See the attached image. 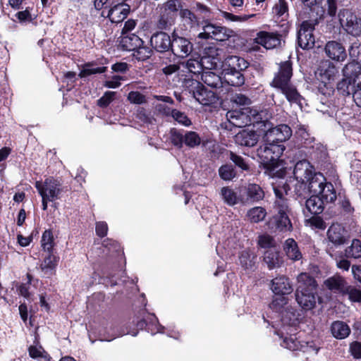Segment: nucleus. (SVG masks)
I'll return each instance as SVG.
<instances>
[{
    "mask_svg": "<svg viewBox=\"0 0 361 361\" xmlns=\"http://www.w3.org/2000/svg\"><path fill=\"white\" fill-rule=\"evenodd\" d=\"M152 52L150 48L142 44L133 51V56L138 61H145L151 56Z\"/></svg>",
    "mask_w": 361,
    "mask_h": 361,
    "instance_id": "nucleus-46",
    "label": "nucleus"
},
{
    "mask_svg": "<svg viewBox=\"0 0 361 361\" xmlns=\"http://www.w3.org/2000/svg\"><path fill=\"white\" fill-rule=\"evenodd\" d=\"M331 331L334 337L336 338L343 339L349 336L350 329L345 322L336 321L331 324Z\"/></svg>",
    "mask_w": 361,
    "mask_h": 361,
    "instance_id": "nucleus-32",
    "label": "nucleus"
},
{
    "mask_svg": "<svg viewBox=\"0 0 361 361\" xmlns=\"http://www.w3.org/2000/svg\"><path fill=\"white\" fill-rule=\"evenodd\" d=\"M348 53L352 61H357L361 57V43L354 42L348 49Z\"/></svg>",
    "mask_w": 361,
    "mask_h": 361,
    "instance_id": "nucleus-61",
    "label": "nucleus"
},
{
    "mask_svg": "<svg viewBox=\"0 0 361 361\" xmlns=\"http://www.w3.org/2000/svg\"><path fill=\"white\" fill-rule=\"evenodd\" d=\"M222 53L223 50L221 49L217 48L216 47H208L205 48L203 56L213 58L214 60L217 59L219 62L221 63Z\"/></svg>",
    "mask_w": 361,
    "mask_h": 361,
    "instance_id": "nucleus-56",
    "label": "nucleus"
},
{
    "mask_svg": "<svg viewBox=\"0 0 361 361\" xmlns=\"http://www.w3.org/2000/svg\"><path fill=\"white\" fill-rule=\"evenodd\" d=\"M326 203L318 195H312L305 200L306 209L312 214H321L324 210V204Z\"/></svg>",
    "mask_w": 361,
    "mask_h": 361,
    "instance_id": "nucleus-28",
    "label": "nucleus"
},
{
    "mask_svg": "<svg viewBox=\"0 0 361 361\" xmlns=\"http://www.w3.org/2000/svg\"><path fill=\"white\" fill-rule=\"evenodd\" d=\"M314 24L310 20L303 21L298 32V45L303 49H309L314 47L315 39L313 35Z\"/></svg>",
    "mask_w": 361,
    "mask_h": 361,
    "instance_id": "nucleus-11",
    "label": "nucleus"
},
{
    "mask_svg": "<svg viewBox=\"0 0 361 361\" xmlns=\"http://www.w3.org/2000/svg\"><path fill=\"white\" fill-rule=\"evenodd\" d=\"M128 99L130 103L142 104L147 102L145 96L137 91H131L128 93Z\"/></svg>",
    "mask_w": 361,
    "mask_h": 361,
    "instance_id": "nucleus-64",
    "label": "nucleus"
},
{
    "mask_svg": "<svg viewBox=\"0 0 361 361\" xmlns=\"http://www.w3.org/2000/svg\"><path fill=\"white\" fill-rule=\"evenodd\" d=\"M325 286L331 291L344 295L348 287L345 280L339 275H335L324 281Z\"/></svg>",
    "mask_w": 361,
    "mask_h": 361,
    "instance_id": "nucleus-26",
    "label": "nucleus"
},
{
    "mask_svg": "<svg viewBox=\"0 0 361 361\" xmlns=\"http://www.w3.org/2000/svg\"><path fill=\"white\" fill-rule=\"evenodd\" d=\"M172 37H171L164 32H159L154 34L150 39L152 47L159 52H166L171 50L172 44Z\"/></svg>",
    "mask_w": 361,
    "mask_h": 361,
    "instance_id": "nucleus-17",
    "label": "nucleus"
},
{
    "mask_svg": "<svg viewBox=\"0 0 361 361\" xmlns=\"http://www.w3.org/2000/svg\"><path fill=\"white\" fill-rule=\"evenodd\" d=\"M248 67V63L238 56H228L225 59L224 71H244Z\"/></svg>",
    "mask_w": 361,
    "mask_h": 361,
    "instance_id": "nucleus-23",
    "label": "nucleus"
},
{
    "mask_svg": "<svg viewBox=\"0 0 361 361\" xmlns=\"http://www.w3.org/2000/svg\"><path fill=\"white\" fill-rule=\"evenodd\" d=\"M185 90L190 94L200 104L204 106L211 105L216 102V94L207 90L202 83L194 79H187L184 82Z\"/></svg>",
    "mask_w": 361,
    "mask_h": 361,
    "instance_id": "nucleus-6",
    "label": "nucleus"
},
{
    "mask_svg": "<svg viewBox=\"0 0 361 361\" xmlns=\"http://www.w3.org/2000/svg\"><path fill=\"white\" fill-rule=\"evenodd\" d=\"M171 114L176 121L184 126L188 127L192 124L190 119L183 112L177 109H173L171 111Z\"/></svg>",
    "mask_w": 361,
    "mask_h": 361,
    "instance_id": "nucleus-52",
    "label": "nucleus"
},
{
    "mask_svg": "<svg viewBox=\"0 0 361 361\" xmlns=\"http://www.w3.org/2000/svg\"><path fill=\"white\" fill-rule=\"evenodd\" d=\"M142 44V40L135 34L123 35L120 42V44L123 50L132 51Z\"/></svg>",
    "mask_w": 361,
    "mask_h": 361,
    "instance_id": "nucleus-29",
    "label": "nucleus"
},
{
    "mask_svg": "<svg viewBox=\"0 0 361 361\" xmlns=\"http://www.w3.org/2000/svg\"><path fill=\"white\" fill-rule=\"evenodd\" d=\"M41 242L43 249L50 252L53 247V235L51 231H45L43 233Z\"/></svg>",
    "mask_w": 361,
    "mask_h": 361,
    "instance_id": "nucleus-58",
    "label": "nucleus"
},
{
    "mask_svg": "<svg viewBox=\"0 0 361 361\" xmlns=\"http://www.w3.org/2000/svg\"><path fill=\"white\" fill-rule=\"evenodd\" d=\"M316 74L323 82L326 83L336 78L338 70L332 61L325 59L319 63Z\"/></svg>",
    "mask_w": 361,
    "mask_h": 361,
    "instance_id": "nucleus-15",
    "label": "nucleus"
},
{
    "mask_svg": "<svg viewBox=\"0 0 361 361\" xmlns=\"http://www.w3.org/2000/svg\"><path fill=\"white\" fill-rule=\"evenodd\" d=\"M283 250L288 259L292 261H298L302 259V253L300 251L298 243L293 238H288L283 245Z\"/></svg>",
    "mask_w": 361,
    "mask_h": 361,
    "instance_id": "nucleus-27",
    "label": "nucleus"
},
{
    "mask_svg": "<svg viewBox=\"0 0 361 361\" xmlns=\"http://www.w3.org/2000/svg\"><path fill=\"white\" fill-rule=\"evenodd\" d=\"M338 20L343 30L349 35H361V17L351 9L343 8L338 12Z\"/></svg>",
    "mask_w": 361,
    "mask_h": 361,
    "instance_id": "nucleus-7",
    "label": "nucleus"
},
{
    "mask_svg": "<svg viewBox=\"0 0 361 361\" xmlns=\"http://www.w3.org/2000/svg\"><path fill=\"white\" fill-rule=\"evenodd\" d=\"M270 224L272 228L282 232L290 231L293 228L289 214H274Z\"/></svg>",
    "mask_w": 361,
    "mask_h": 361,
    "instance_id": "nucleus-24",
    "label": "nucleus"
},
{
    "mask_svg": "<svg viewBox=\"0 0 361 361\" xmlns=\"http://www.w3.org/2000/svg\"><path fill=\"white\" fill-rule=\"evenodd\" d=\"M259 141V135L255 130H243L235 136L236 144L247 147L255 146Z\"/></svg>",
    "mask_w": 361,
    "mask_h": 361,
    "instance_id": "nucleus-20",
    "label": "nucleus"
},
{
    "mask_svg": "<svg viewBox=\"0 0 361 361\" xmlns=\"http://www.w3.org/2000/svg\"><path fill=\"white\" fill-rule=\"evenodd\" d=\"M171 43V51L174 56L178 58H185L192 51V42L188 39L179 36L175 32L172 33Z\"/></svg>",
    "mask_w": 361,
    "mask_h": 361,
    "instance_id": "nucleus-12",
    "label": "nucleus"
},
{
    "mask_svg": "<svg viewBox=\"0 0 361 361\" xmlns=\"http://www.w3.org/2000/svg\"><path fill=\"white\" fill-rule=\"evenodd\" d=\"M231 102L238 106L246 107L251 104V100L249 97L241 93H236L231 98Z\"/></svg>",
    "mask_w": 361,
    "mask_h": 361,
    "instance_id": "nucleus-59",
    "label": "nucleus"
},
{
    "mask_svg": "<svg viewBox=\"0 0 361 361\" xmlns=\"http://www.w3.org/2000/svg\"><path fill=\"white\" fill-rule=\"evenodd\" d=\"M257 243L259 246L262 248L274 247L276 245L274 238L267 234L259 235Z\"/></svg>",
    "mask_w": 361,
    "mask_h": 361,
    "instance_id": "nucleus-57",
    "label": "nucleus"
},
{
    "mask_svg": "<svg viewBox=\"0 0 361 361\" xmlns=\"http://www.w3.org/2000/svg\"><path fill=\"white\" fill-rule=\"evenodd\" d=\"M185 131L173 128L169 133V140L170 142L178 149H181L184 145Z\"/></svg>",
    "mask_w": 361,
    "mask_h": 361,
    "instance_id": "nucleus-38",
    "label": "nucleus"
},
{
    "mask_svg": "<svg viewBox=\"0 0 361 361\" xmlns=\"http://www.w3.org/2000/svg\"><path fill=\"white\" fill-rule=\"evenodd\" d=\"M57 262L56 257L49 252L48 256L42 262L40 268L43 271L47 273L49 271H52L56 268Z\"/></svg>",
    "mask_w": 361,
    "mask_h": 361,
    "instance_id": "nucleus-47",
    "label": "nucleus"
},
{
    "mask_svg": "<svg viewBox=\"0 0 361 361\" xmlns=\"http://www.w3.org/2000/svg\"><path fill=\"white\" fill-rule=\"evenodd\" d=\"M106 71V67H94L92 63H86L79 73L80 78H85L90 75L103 73Z\"/></svg>",
    "mask_w": 361,
    "mask_h": 361,
    "instance_id": "nucleus-44",
    "label": "nucleus"
},
{
    "mask_svg": "<svg viewBox=\"0 0 361 361\" xmlns=\"http://www.w3.org/2000/svg\"><path fill=\"white\" fill-rule=\"evenodd\" d=\"M234 35L235 32L231 29L207 23L202 27V32L198 34L197 37L202 39H212L219 42H224Z\"/></svg>",
    "mask_w": 361,
    "mask_h": 361,
    "instance_id": "nucleus-9",
    "label": "nucleus"
},
{
    "mask_svg": "<svg viewBox=\"0 0 361 361\" xmlns=\"http://www.w3.org/2000/svg\"><path fill=\"white\" fill-rule=\"evenodd\" d=\"M342 73L343 78L338 82L337 90L341 94H348L351 87L361 82V65L351 61L343 66Z\"/></svg>",
    "mask_w": 361,
    "mask_h": 361,
    "instance_id": "nucleus-3",
    "label": "nucleus"
},
{
    "mask_svg": "<svg viewBox=\"0 0 361 361\" xmlns=\"http://www.w3.org/2000/svg\"><path fill=\"white\" fill-rule=\"evenodd\" d=\"M326 56L336 62H343L347 59V51L343 43L336 40L327 42L324 48Z\"/></svg>",
    "mask_w": 361,
    "mask_h": 361,
    "instance_id": "nucleus-14",
    "label": "nucleus"
},
{
    "mask_svg": "<svg viewBox=\"0 0 361 361\" xmlns=\"http://www.w3.org/2000/svg\"><path fill=\"white\" fill-rule=\"evenodd\" d=\"M298 286L295 290V300L304 310H310L316 306L317 283L314 277L306 272L297 277Z\"/></svg>",
    "mask_w": 361,
    "mask_h": 361,
    "instance_id": "nucleus-2",
    "label": "nucleus"
},
{
    "mask_svg": "<svg viewBox=\"0 0 361 361\" xmlns=\"http://www.w3.org/2000/svg\"><path fill=\"white\" fill-rule=\"evenodd\" d=\"M181 1L180 0H169L163 5L164 11L166 13H176L177 11L181 9Z\"/></svg>",
    "mask_w": 361,
    "mask_h": 361,
    "instance_id": "nucleus-51",
    "label": "nucleus"
},
{
    "mask_svg": "<svg viewBox=\"0 0 361 361\" xmlns=\"http://www.w3.org/2000/svg\"><path fill=\"white\" fill-rule=\"evenodd\" d=\"M186 68L188 71L196 75V74H202L203 71H204V66L202 65V60L198 59H190L186 62Z\"/></svg>",
    "mask_w": 361,
    "mask_h": 361,
    "instance_id": "nucleus-49",
    "label": "nucleus"
},
{
    "mask_svg": "<svg viewBox=\"0 0 361 361\" xmlns=\"http://www.w3.org/2000/svg\"><path fill=\"white\" fill-rule=\"evenodd\" d=\"M173 23V17L163 12L157 23V27L161 30H166Z\"/></svg>",
    "mask_w": 361,
    "mask_h": 361,
    "instance_id": "nucleus-60",
    "label": "nucleus"
},
{
    "mask_svg": "<svg viewBox=\"0 0 361 361\" xmlns=\"http://www.w3.org/2000/svg\"><path fill=\"white\" fill-rule=\"evenodd\" d=\"M264 196L265 192L259 185L249 183L240 190V204L247 205L259 202L264 198Z\"/></svg>",
    "mask_w": 361,
    "mask_h": 361,
    "instance_id": "nucleus-10",
    "label": "nucleus"
},
{
    "mask_svg": "<svg viewBox=\"0 0 361 361\" xmlns=\"http://www.w3.org/2000/svg\"><path fill=\"white\" fill-rule=\"evenodd\" d=\"M180 16L184 23L190 28L198 24L199 20L197 17L189 9H180Z\"/></svg>",
    "mask_w": 361,
    "mask_h": 361,
    "instance_id": "nucleus-40",
    "label": "nucleus"
},
{
    "mask_svg": "<svg viewBox=\"0 0 361 361\" xmlns=\"http://www.w3.org/2000/svg\"><path fill=\"white\" fill-rule=\"evenodd\" d=\"M220 195L224 202L229 206H234L238 203L240 204V192L238 195L237 192L229 187L225 186L221 188Z\"/></svg>",
    "mask_w": 361,
    "mask_h": 361,
    "instance_id": "nucleus-33",
    "label": "nucleus"
},
{
    "mask_svg": "<svg viewBox=\"0 0 361 361\" xmlns=\"http://www.w3.org/2000/svg\"><path fill=\"white\" fill-rule=\"evenodd\" d=\"M255 42L267 49H270L281 44V38L276 33L261 31L257 33Z\"/></svg>",
    "mask_w": 361,
    "mask_h": 361,
    "instance_id": "nucleus-18",
    "label": "nucleus"
},
{
    "mask_svg": "<svg viewBox=\"0 0 361 361\" xmlns=\"http://www.w3.org/2000/svg\"><path fill=\"white\" fill-rule=\"evenodd\" d=\"M284 150L285 147L283 145L265 142L257 149V154L266 168L274 169Z\"/></svg>",
    "mask_w": 361,
    "mask_h": 361,
    "instance_id": "nucleus-5",
    "label": "nucleus"
},
{
    "mask_svg": "<svg viewBox=\"0 0 361 361\" xmlns=\"http://www.w3.org/2000/svg\"><path fill=\"white\" fill-rule=\"evenodd\" d=\"M344 233L345 229L340 224H332L327 231V238L334 245L339 246L347 241Z\"/></svg>",
    "mask_w": 361,
    "mask_h": 361,
    "instance_id": "nucleus-21",
    "label": "nucleus"
},
{
    "mask_svg": "<svg viewBox=\"0 0 361 361\" xmlns=\"http://www.w3.org/2000/svg\"><path fill=\"white\" fill-rule=\"evenodd\" d=\"M264 261L269 269L280 267L283 262L279 253L273 250H267L264 252Z\"/></svg>",
    "mask_w": 361,
    "mask_h": 361,
    "instance_id": "nucleus-36",
    "label": "nucleus"
},
{
    "mask_svg": "<svg viewBox=\"0 0 361 361\" xmlns=\"http://www.w3.org/2000/svg\"><path fill=\"white\" fill-rule=\"evenodd\" d=\"M344 295H348V299L354 302H361V290L348 286Z\"/></svg>",
    "mask_w": 361,
    "mask_h": 361,
    "instance_id": "nucleus-54",
    "label": "nucleus"
},
{
    "mask_svg": "<svg viewBox=\"0 0 361 361\" xmlns=\"http://www.w3.org/2000/svg\"><path fill=\"white\" fill-rule=\"evenodd\" d=\"M202 65L204 66V71H211L216 69L218 66L221 63L219 60L213 59V58L202 56L201 57Z\"/></svg>",
    "mask_w": 361,
    "mask_h": 361,
    "instance_id": "nucleus-62",
    "label": "nucleus"
},
{
    "mask_svg": "<svg viewBox=\"0 0 361 361\" xmlns=\"http://www.w3.org/2000/svg\"><path fill=\"white\" fill-rule=\"evenodd\" d=\"M226 118L229 124L237 128H243L251 123H259L262 118L261 113L250 107L228 111Z\"/></svg>",
    "mask_w": 361,
    "mask_h": 361,
    "instance_id": "nucleus-4",
    "label": "nucleus"
},
{
    "mask_svg": "<svg viewBox=\"0 0 361 361\" xmlns=\"http://www.w3.org/2000/svg\"><path fill=\"white\" fill-rule=\"evenodd\" d=\"M309 192L318 195L321 189L326 183L325 177L321 173H313L310 178L306 180Z\"/></svg>",
    "mask_w": 361,
    "mask_h": 361,
    "instance_id": "nucleus-25",
    "label": "nucleus"
},
{
    "mask_svg": "<svg viewBox=\"0 0 361 361\" xmlns=\"http://www.w3.org/2000/svg\"><path fill=\"white\" fill-rule=\"evenodd\" d=\"M313 167L307 160L298 161L294 168L293 176L296 180H307L313 173Z\"/></svg>",
    "mask_w": 361,
    "mask_h": 361,
    "instance_id": "nucleus-22",
    "label": "nucleus"
},
{
    "mask_svg": "<svg viewBox=\"0 0 361 361\" xmlns=\"http://www.w3.org/2000/svg\"><path fill=\"white\" fill-rule=\"evenodd\" d=\"M273 12L279 18H286L288 16L287 1L286 0H278V2L273 7Z\"/></svg>",
    "mask_w": 361,
    "mask_h": 361,
    "instance_id": "nucleus-45",
    "label": "nucleus"
},
{
    "mask_svg": "<svg viewBox=\"0 0 361 361\" xmlns=\"http://www.w3.org/2000/svg\"><path fill=\"white\" fill-rule=\"evenodd\" d=\"M229 159L235 164V166H238L242 170L247 171L249 169L248 164L241 156L238 155L233 152H230Z\"/></svg>",
    "mask_w": 361,
    "mask_h": 361,
    "instance_id": "nucleus-63",
    "label": "nucleus"
},
{
    "mask_svg": "<svg viewBox=\"0 0 361 361\" xmlns=\"http://www.w3.org/2000/svg\"><path fill=\"white\" fill-rule=\"evenodd\" d=\"M274 214H289L290 209L286 198L276 199L274 204Z\"/></svg>",
    "mask_w": 361,
    "mask_h": 361,
    "instance_id": "nucleus-42",
    "label": "nucleus"
},
{
    "mask_svg": "<svg viewBox=\"0 0 361 361\" xmlns=\"http://www.w3.org/2000/svg\"><path fill=\"white\" fill-rule=\"evenodd\" d=\"M287 303L288 299L283 295H280V297H276L273 299L271 302L269 304V307L273 311L281 312Z\"/></svg>",
    "mask_w": 361,
    "mask_h": 361,
    "instance_id": "nucleus-53",
    "label": "nucleus"
},
{
    "mask_svg": "<svg viewBox=\"0 0 361 361\" xmlns=\"http://www.w3.org/2000/svg\"><path fill=\"white\" fill-rule=\"evenodd\" d=\"M282 346L290 350H298L302 347V345L295 335H290V336H286L283 338Z\"/></svg>",
    "mask_w": 361,
    "mask_h": 361,
    "instance_id": "nucleus-50",
    "label": "nucleus"
},
{
    "mask_svg": "<svg viewBox=\"0 0 361 361\" xmlns=\"http://www.w3.org/2000/svg\"><path fill=\"white\" fill-rule=\"evenodd\" d=\"M255 259L256 256L251 255L248 250L242 251L239 256L240 264L245 269H252L254 267Z\"/></svg>",
    "mask_w": 361,
    "mask_h": 361,
    "instance_id": "nucleus-41",
    "label": "nucleus"
},
{
    "mask_svg": "<svg viewBox=\"0 0 361 361\" xmlns=\"http://www.w3.org/2000/svg\"><path fill=\"white\" fill-rule=\"evenodd\" d=\"M299 319V314L296 310L292 307H288L284 312H282L281 320L284 324L295 326Z\"/></svg>",
    "mask_w": 361,
    "mask_h": 361,
    "instance_id": "nucleus-34",
    "label": "nucleus"
},
{
    "mask_svg": "<svg viewBox=\"0 0 361 361\" xmlns=\"http://www.w3.org/2000/svg\"><path fill=\"white\" fill-rule=\"evenodd\" d=\"M219 174L221 178L224 180H231L236 175L233 166L231 164L221 166L219 169Z\"/></svg>",
    "mask_w": 361,
    "mask_h": 361,
    "instance_id": "nucleus-48",
    "label": "nucleus"
},
{
    "mask_svg": "<svg viewBox=\"0 0 361 361\" xmlns=\"http://www.w3.org/2000/svg\"><path fill=\"white\" fill-rule=\"evenodd\" d=\"M130 13V6L126 4H117L108 11L107 17L114 23H118L126 19Z\"/></svg>",
    "mask_w": 361,
    "mask_h": 361,
    "instance_id": "nucleus-19",
    "label": "nucleus"
},
{
    "mask_svg": "<svg viewBox=\"0 0 361 361\" xmlns=\"http://www.w3.org/2000/svg\"><path fill=\"white\" fill-rule=\"evenodd\" d=\"M243 71H224V79L231 86L240 87L245 83V77Z\"/></svg>",
    "mask_w": 361,
    "mask_h": 361,
    "instance_id": "nucleus-30",
    "label": "nucleus"
},
{
    "mask_svg": "<svg viewBox=\"0 0 361 361\" xmlns=\"http://www.w3.org/2000/svg\"><path fill=\"white\" fill-rule=\"evenodd\" d=\"M293 75L292 63L290 61H285L280 64L279 70L275 74L271 86L279 90L291 104L301 106L302 97L298 92L297 88L290 82Z\"/></svg>",
    "mask_w": 361,
    "mask_h": 361,
    "instance_id": "nucleus-1",
    "label": "nucleus"
},
{
    "mask_svg": "<svg viewBox=\"0 0 361 361\" xmlns=\"http://www.w3.org/2000/svg\"><path fill=\"white\" fill-rule=\"evenodd\" d=\"M308 186L306 180H297L295 185V193L298 197H303L305 199L307 195Z\"/></svg>",
    "mask_w": 361,
    "mask_h": 361,
    "instance_id": "nucleus-55",
    "label": "nucleus"
},
{
    "mask_svg": "<svg viewBox=\"0 0 361 361\" xmlns=\"http://www.w3.org/2000/svg\"><path fill=\"white\" fill-rule=\"evenodd\" d=\"M202 80L212 88H219L222 87V79L221 76L211 71H204L201 75Z\"/></svg>",
    "mask_w": 361,
    "mask_h": 361,
    "instance_id": "nucleus-31",
    "label": "nucleus"
},
{
    "mask_svg": "<svg viewBox=\"0 0 361 361\" xmlns=\"http://www.w3.org/2000/svg\"><path fill=\"white\" fill-rule=\"evenodd\" d=\"M318 195L326 202L331 203L336 200V192L331 183H326L321 189Z\"/></svg>",
    "mask_w": 361,
    "mask_h": 361,
    "instance_id": "nucleus-35",
    "label": "nucleus"
},
{
    "mask_svg": "<svg viewBox=\"0 0 361 361\" xmlns=\"http://www.w3.org/2000/svg\"><path fill=\"white\" fill-rule=\"evenodd\" d=\"M35 188L40 196L50 200L51 202L61 198L63 188L60 181L53 177L47 178L44 181H36Z\"/></svg>",
    "mask_w": 361,
    "mask_h": 361,
    "instance_id": "nucleus-8",
    "label": "nucleus"
},
{
    "mask_svg": "<svg viewBox=\"0 0 361 361\" xmlns=\"http://www.w3.org/2000/svg\"><path fill=\"white\" fill-rule=\"evenodd\" d=\"M345 256L357 259L361 257V241L358 239H354L351 245L346 248Z\"/></svg>",
    "mask_w": 361,
    "mask_h": 361,
    "instance_id": "nucleus-43",
    "label": "nucleus"
},
{
    "mask_svg": "<svg viewBox=\"0 0 361 361\" xmlns=\"http://www.w3.org/2000/svg\"><path fill=\"white\" fill-rule=\"evenodd\" d=\"M291 135V128L288 125L281 124L267 130L263 138L264 142L279 144L288 140Z\"/></svg>",
    "mask_w": 361,
    "mask_h": 361,
    "instance_id": "nucleus-13",
    "label": "nucleus"
},
{
    "mask_svg": "<svg viewBox=\"0 0 361 361\" xmlns=\"http://www.w3.org/2000/svg\"><path fill=\"white\" fill-rule=\"evenodd\" d=\"M202 139L195 131H185L184 145L189 148H195L200 145Z\"/></svg>",
    "mask_w": 361,
    "mask_h": 361,
    "instance_id": "nucleus-39",
    "label": "nucleus"
},
{
    "mask_svg": "<svg viewBox=\"0 0 361 361\" xmlns=\"http://www.w3.org/2000/svg\"><path fill=\"white\" fill-rule=\"evenodd\" d=\"M271 290L275 295H285L290 294L293 288L290 279L284 275H281L271 281Z\"/></svg>",
    "mask_w": 361,
    "mask_h": 361,
    "instance_id": "nucleus-16",
    "label": "nucleus"
},
{
    "mask_svg": "<svg viewBox=\"0 0 361 361\" xmlns=\"http://www.w3.org/2000/svg\"><path fill=\"white\" fill-rule=\"evenodd\" d=\"M267 216V211L262 207H254L250 209L246 214L247 219L252 223L262 221Z\"/></svg>",
    "mask_w": 361,
    "mask_h": 361,
    "instance_id": "nucleus-37",
    "label": "nucleus"
}]
</instances>
